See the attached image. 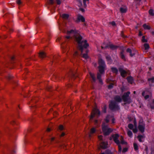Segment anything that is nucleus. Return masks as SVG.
<instances>
[{
    "label": "nucleus",
    "mask_w": 154,
    "mask_h": 154,
    "mask_svg": "<svg viewBox=\"0 0 154 154\" xmlns=\"http://www.w3.org/2000/svg\"><path fill=\"white\" fill-rule=\"evenodd\" d=\"M67 34L68 35L65 36V38L67 39L72 38H73L75 41L78 44L77 48L79 49L82 50V44H84V47L86 48L89 46L88 43L87 42V41L86 40L82 41V37L80 35L77 31L75 30H71L68 31L67 32Z\"/></svg>",
    "instance_id": "obj_1"
},
{
    "label": "nucleus",
    "mask_w": 154,
    "mask_h": 154,
    "mask_svg": "<svg viewBox=\"0 0 154 154\" xmlns=\"http://www.w3.org/2000/svg\"><path fill=\"white\" fill-rule=\"evenodd\" d=\"M100 111L97 108H94L91 112V115L90 117L89 122H92L94 121V124H99L98 121L95 120L94 118H97L100 115Z\"/></svg>",
    "instance_id": "obj_2"
},
{
    "label": "nucleus",
    "mask_w": 154,
    "mask_h": 154,
    "mask_svg": "<svg viewBox=\"0 0 154 154\" xmlns=\"http://www.w3.org/2000/svg\"><path fill=\"white\" fill-rule=\"evenodd\" d=\"M130 92L128 91L125 93L122 96V99L123 101L125 102V103L129 104L132 102L131 97L129 96Z\"/></svg>",
    "instance_id": "obj_3"
},
{
    "label": "nucleus",
    "mask_w": 154,
    "mask_h": 154,
    "mask_svg": "<svg viewBox=\"0 0 154 154\" xmlns=\"http://www.w3.org/2000/svg\"><path fill=\"white\" fill-rule=\"evenodd\" d=\"M98 63L99 72L101 73H104V70L106 66L104 61L102 59L99 58L98 60Z\"/></svg>",
    "instance_id": "obj_4"
},
{
    "label": "nucleus",
    "mask_w": 154,
    "mask_h": 154,
    "mask_svg": "<svg viewBox=\"0 0 154 154\" xmlns=\"http://www.w3.org/2000/svg\"><path fill=\"white\" fill-rule=\"evenodd\" d=\"M82 50L78 49L81 51V53L80 54V56L84 58L86 60L87 59L89 58V57L88 55V51L86 49V48L89 46H88L86 48H85L84 47V44H82Z\"/></svg>",
    "instance_id": "obj_5"
},
{
    "label": "nucleus",
    "mask_w": 154,
    "mask_h": 154,
    "mask_svg": "<svg viewBox=\"0 0 154 154\" xmlns=\"http://www.w3.org/2000/svg\"><path fill=\"white\" fill-rule=\"evenodd\" d=\"M102 129L103 132L105 136H107L113 131V130L108 128V126H102Z\"/></svg>",
    "instance_id": "obj_6"
},
{
    "label": "nucleus",
    "mask_w": 154,
    "mask_h": 154,
    "mask_svg": "<svg viewBox=\"0 0 154 154\" xmlns=\"http://www.w3.org/2000/svg\"><path fill=\"white\" fill-rule=\"evenodd\" d=\"M109 108L112 110H118L119 109V108L117 103L114 101H111L109 104Z\"/></svg>",
    "instance_id": "obj_7"
},
{
    "label": "nucleus",
    "mask_w": 154,
    "mask_h": 154,
    "mask_svg": "<svg viewBox=\"0 0 154 154\" xmlns=\"http://www.w3.org/2000/svg\"><path fill=\"white\" fill-rule=\"evenodd\" d=\"M128 119L130 122L128 125H136V121L135 118L129 116L128 117Z\"/></svg>",
    "instance_id": "obj_8"
},
{
    "label": "nucleus",
    "mask_w": 154,
    "mask_h": 154,
    "mask_svg": "<svg viewBox=\"0 0 154 154\" xmlns=\"http://www.w3.org/2000/svg\"><path fill=\"white\" fill-rule=\"evenodd\" d=\"M119 70L121 76L123 78H125L126 76L127 72L122 67H119Z\"/></svg>",
    "instance_id": "obj_9"
},
{
    "label": "nucleus",
    "mask_w": 154,
    "mask_h": 154,
    "mask_svg": "<svg viewBox=\"0 0 154 154\" xmlns=\"http://www.w3.org/2000/svg\"><path fill=\"white\" fill-rule=\"evenodd\" d=\"M80 21L82 22H84L85 21V19L82 15H79L77 16V19L76 22L77 23H78Z\"/></svg>",
    "instance_id": "obj_10"
},
{
    "label": "nucleus",
    "mask_w": 154,
    "mask_h": 154,
    "mask_svg": "<svg viewBox=\"0 0 154 154\" xmlns=\"http://www.w3.org/2000/svg\"><path fill=\"white\" fill-rule=\"evenodd\" d=\"M118 47L117 46L114 45L113 44H110L108 46H105V48H110L112 50H114L117 49Z\"/></svg>",
    "instance_id": "obj_11"
},
{
    "label": "nucleus",
    "mask_w": 154,
    "mask_h": 154,
    "mask_svg": "<svg viewBox=\"0 0 154 154\" xmlns=\"http://www.w3.org/2000/svg\"><path fill=\"white\" fill-rule=\"evenodd\" d=\"M108 143L107 142H103L100 144L101 147L103 149H105L107 148Z\"/></svg>",
    "instance_id": "obj_12"
},
{
    "label": "nucleus",
    "mask_w": 154,
    "mask_h": 154,
    "mask_svg": "<svg viewBox=\"0 0 154 154\" xmlns=\"http://www.w3.org/2000/svg\"><path fill=\"white\" fill-rule=\"evenodd\" d=\"M122 99L121 97L118 95L114 97V100L115 101L118 103L121 102Z\"/></svg>",
    "instance_id": "obj_13"
},
{
    "label": "nucleus",
    "mask_w": 154,
    "mask_h": 154,
    "mask_svg": "<svg viewBox=\"0 0 154 154\" xmlns=\"http://www.w3.org/2000/svg\"><path fill=\"white\" fill-rule=\"evenodd\" d=\"M145 136L144 134L142 135H138L137 137V138L138 139L139 141L140 142H143V141L142 140V139L143 138H145Z\"/></svg>",
    "instance_id": "obj_14"
},
{
    "label": "nucleus",
    "mask_w": 154,
    "mask_h": 154,
    "mask_svg": "<svg viewBox=\"0 0 154 154\" xmlns=\"http://www.w3.org/2000/svg\"><path fill=\"white\" fill-rule=\"evenodd\" d=\"M102 73H101L100 72L97 73V77L98 79L99 80V82L101 84H102V80L101 79V74Z\"/></svg>",
    "instance_id": "obj_15"
},
{
    "label": "nucleus",
    "mask_w": 154,
    "mask_h": 154,
    "mask_svg": "<svg viewBox=\"0 0 154 154\" xmlns=\"http://www.w3.org/2000/svg\"><path fill=\"white\" fill-rule=\"evenodd\" d=\"M9 153L8 154H14L16 152L14 147L9 148Z\"/></svg>",
    "instance_id": "obj_16"
},
{
    "label": "nucleus",
    "mask_w": 154,
    "mask_h": 154,
    "mask_svg": "<svg viewBox=\"0 0 154 154\" xmlns=\"http://www.w3.org/2000/svg\"><path fill=\"white\" fill-rule=\"evenodd\" d=\"M148 81L150 86H152L151 84L154 83V77H152L151 78L148 79Z\"/></svg>",
    "instance_id": "obj_17"
},
{
    "label": "nucleus",
    "mask_w": 154,
    "mask_h": 154,
    "mask_svg": "<svg viewBox=\"0 0 154 154\" xmlns=\"http://www.w3.org/2000/svg\"><path fill=\"white\" fill-rule=\"evenodd\" d=\"M138 128L139 131L142 133H143L145 131V126H138Z\"/></svg>",
    "instance_id": "obj_18"
},
{
    "label": "nucleus",
    "mask_w": 154,
    "mask_h": 154,
    "mask_svg": "<svg viewBox=\"0 0 154 154\" xmlns=\"http://www.w3.org/2000/svg\"><path fill=\"white\" fill-rule=\"evenodd\" d=\"M127 10V9L126 7H121L120 9V11L122 13H125L126 12Z\"/></svg>",
    "instance_id": "obj_19"
},
{
    "label": "nucleus",
    "mask_w": 154,
    "mask_h": 154,
    "mask_svg": "<svg viewBox=\"0 0 154 154\" xmlns=\"http://www.w3.org/2000/svg\"><path fill=\"white\" fill-rule=\"evenodd\" d=\"M89 74L91 78H92V82H95L96 80V79L95 78L94 74L91 72H90Z\"/></svg>",
    "instance_id": "obj_20"
},
{
    "label": "nucleus",
    "mask_w": 154,
    "mask_h": 154,
    "mask_svg": "<svg viewBox=\"0 0 154 154\" xmlns=\"http://www.w3.org/2000/svg\"><path fill=\"white\" fill-rule=\"evenodd\" d=\"M111 70L112 72L117 74L118 73V70L116 68L114 67H112L111 68Z\"/></svg>",
    "instance_id": "obj_21"
},
{
    "label": "nucleus",
    "mask_w": 154,
    "mask_h": 154,
    "mask_svg": "<svg viewBox=\"0 0 154 154\" xmlns=\"http://www.w3.org/2000/svg\"><path fill=\"white\" fill-rule=\"evenodd\" d=\"M127 79L129 83L131 84H132L133 82V77L131 76H129L127 78Z\"/></svg>",
    "instance_id": "obj_22"
},
{
    "label": "nucleus",
    "mask_w": 154,
    "mask_h": 154,
    "mask_svg": "<svg viewBox=\"0 0 154 154\" xmlns=\"http://www.w3.org/2000/svg\"><path fill=\"white\" fill-rule=\"evenodd\" d=\"M46 57V54L45 52H42L40 53L39 57L41 58H43Z\"/></svg>",
    "instance_id": "obj_23"
},
{
    "label": "nucleus",
    "mask_w": 154,
    "mask_h": 154,
    "mask_svg": "<svg viewBox=\"0 0 154 154\" xmlns=\"http://www.w3.org/2000/svg\"><path fill=\"white\" fill-rule=\"evenodd\" d=\"M61 17L63 19L65 20H67L69 17V15L67 14H63L61 15Z\"/></svg>",
    "instance_id": "obj_24"
},
{
    "label": "nucleus",
    "mask_w": 154,
    "mask_h": 154,
    "mask_svg": "<svg viewBox=\"0 0 154 154\" xmlns=\"http://www.w3.org/2000/svg\"><path fill=\"white\" fill-rule=\"evenodd\" d=\"M126 51L127 52H129L130 53V56L131 57H133L134 55V54H132L131 53L132 51L131 49L129 48H128L127 49Z\"/></svg>",
    "instance_id": "obj_25"
},
{
    "label": "nucleus",
    "mask_w": 154,
    "mask_h": 154,
    "mask_svg": "<svg viewBox=\"0 0 154 154\" xmlns=\"http://www.w3.org/2000/svg\"><path fill=\"white\" fill-rule=\"evenodd\" d=\"M100 154H112L111 152L109 150L106 149L104 152H102Z\"/></svg>",
    "instance_id": "obj_26"
},
{
    "label": "nucleus",
    "mask_w": 154,
    "mask_h": 154,
    "mask_svg": "<svg viewBox=\"0 0 154 154\" xmlns=\"http://www.w3.org/2000/svg\"><path fill=\"white\" fill-rule=\"evenodd\" d=\"M133 145L135 151H136V152H137V151H138V146L137 144L136 143H134L133 144Z\"/></svg>",
    "instance_id": "obj_27"
},
{
    "label": "nucleus",
    "mask_w": 154,
    "mask_h": 154,
    "mask_svg": "<svg viewBox=\"0 0 154 154\" xmlns=\"http://www.w3.org/2000/svg\"><path fill=\"white\" fill-rule=\"evenodd\" d=\"M144 47L145 48V50H148L149 48V45L147 43H145L143 45Z\"/></svg>",
    "instance_id": "obj_28"
},
{
    "label": "nucleus",
    "mask_w": 154,
    "mask_h": 154,
    "mask_svg": "<svg viewBox=\"0 0 154 154\" xmlns=\"http://www.w3.org/2000/svg\"><path fill=\"white\" fill-rule=\"evenodd\" d=\"M143 26L145 29L149 30L150 29V26L148 25H146V24H143Z\"/></svg>",
    "instance_id": "obj_29"
},
{
    "label": "nucleus",
    "mask_w": 154,
    "mask_h": 154,
    "mask_svg": "<svg viewBox=\"0 0 154 154\" xmlns=\"http://www.w3.org/2000/svg\"><path fill=\"white\" fill-rule=\"evenodd\" d=\"M120 56L121 58L124 61L125 60V58L124 54L123 51L121 52L120 53Z\"/></svg>",
    "instance_id": "obj_30"
},
{
    "label": "nucleus",
    "mask_w": 154,
    "mask_h": 154,
    "mask_svg": "<svg viewBox=\"0 0 154 154\" xmlns=\"http://www.w3.org/2000/svg\"><path fill=\"white\" fill-rule=\"evenodd\" d=\"M119 137V135L118 134H116L115 135H113L112 137L113 139V140H116L118 139V138Z\"/></svg>",
    "instance_id": "obj_31"
},
{
    "label": "nucleus",
    "mask_w": 154,
    "mask_h": 154,
    "mask_svg": "<svg viewBox=\"0 0 154 154\" xmlns=\"http://www.w3.org/2000/svg\"><path fill=\"white\" fill-rule=\"evenodd\" d=\"M149 14L152 16H154V11L152 9H150L149 11Z\"/></svg>",
    "instance_id": "obj_32"
},
{
    "label": "nucleus",
    "mask_w": 154,
    "mask_h": 154,
    "mask_svg": "<svg viewBox=\"0 0 154 154\" xmlns=\"http://www.w3.org/2000/svg\"><path fill=\"white\" fill-rule=\"evenodd\" d=\"M128 136L130 137H131L132 136V131L130 130H128L127 132Z\"/></svg>",
    "instance_id": "obj_33"
},
{
    "label": "nucleus",
    "mask_w": 154,
    "mask_h": 154,
    "mask_svg": "<svg viewBox=\"0 0 154 154\" xmlns=\"http://www.w3.org/2000/svg\"><path fill=\"white\" fill-rule=\"evenodd\" d=\"M133 132L134 133H137L138 131V129L137 128V126H134V129L132 130Z\"/></svg>",
    "instance_id": "obj_34"
},
{
    "label": "nucleus",
    "mask_w": 154,
    "mask_h": 154,
    "mask_svg": "<svg viewBox=\"0 0 154 154\" xmlns=\"http://www.w3.org/2000/svg\"><path fill=\"white\" fill-rule=\"evenodd\" d=\"M147 41V40L145 38V36H143L142 37V42H146Z\"/></svg>",
    "instance_id": "obj_35"
},
{
    "label": "nucleus",
    "mask_w": 154,
    "mask_h": 154,
    "mask_svg": "<svg viewBox=\"0 0 154 154\" xmlns=\"http://www.w3.org/2000/svg\"><path fill=\"white\" fill-rule=\"evenodd\" d=\"M89 0H83V3L85 7H86L87 6L86 2L88 3Z\"/></svg>",
    "instance_id": "obj_36"
},
{
    "label": "nucleus",
    "mask_w": 154,
    "mask_h": 154,
    "mask_svg": "<svg viewBox=\"0 0 154 154\" xmlns=\"http://www.w3.org/2000/svg\"><path fill=\"white\" fill-rule=\"evenodd\" d=\"M10 124L12 125L18 124L17 122L14 120H12L10 122Z\"/></svg>",
    "instance_id": "obj_37"
},
{
    "label": "nucleus",
    "mask_w": 154,
    "mask_h": 154,
    "mask_svg": "<svg viewBox=\"0 0 154 154\" xmlns=\"http://www.w3.org/2000/svg\"><path fill=\"white\" fill-rule=\"evenodd\" d=\"M58 129L60 131H62L64 129L63 126H58Z\"/></svg>",
    "instance_id": "obj_38"
},
{
    "label": "nucleus",
    "mask_w": 154,
    "mask_h": 154,
    "mask_svg": "<svg viewBox=\"0 0 154 154\" xmlns=\"http://www.w3.org/2000/svg\"><path fill=\"white\" fill-rule=\"evenodd\" d=\"M17 4L19 5H22V2L20 0H17L16 1Z\"/></svg>",
    "instance_id": "obj_39"
},
{
    "label": "nucleus",
    "mask_w": 154,
    "mask_h": 154,
    "mask_svg": "<svg viewBox=\"0 0 154 154\" xmlns=\"http://www.w3.org/2000/svg\"><path fill=\"white\" fill-rule=\"evenodd\" d=\"M96 131V129L94 128H93L92 129H91V134H93Z\"/></svg>",
    "instance_id": "obj_40"
},
{
    "label": "nucleus",
    "mask_w": 154,
    "mask_h": 154,
    "mask_svg": "<svg viewBox=\"0 0 154 154\" xmlns=\"http://www.w3.org/2000/svg\"><path fill=\"white\" fill-rule=\"evenodd\" d=\"M114 141L117 145H120V141L118 139L115 140H114Z\"/></svg>",
    "instance_id": "obj_41"
},
{
    "label": "nucleus",
    "mask_w": 154,
    "mask_h": 154,
    "mask_svg": "<svg viewBox=\"0 0 154 154\" xmlns=\"http://www.w3.org/2000/svg\"><path fill=\"white\" fill-rule=\"evenodd\" d=\"M109 116H107L105 119V121L106 123H108L109 122Z\"/></svg>",
    "instance_id": "obj_42"
},
{
    "label": "nucleus",
    "mask_w": 154,
    "mask_h": 154,
    "mask_svg": "<svg viewBox=\"0 0 154 154\" xmlns=\"http://www.w3.org/2000/svg\"><path fill=\"white\" fill-rule=\"evenodd\" d=\"M48 4L50 5H53L54 3V0H49Z\"/></svg>",
    "instance_id": "obj_43"
},
{
    "label": "nucleus",
    "mask_w": 154,
    "mask_h": 154,
    "mask_svg": "<svg viewBox=\"0 0 154 154\" xmlns=\"http://www.w3.org/2000/svg\"><path fill=\"white\" fill-rule=\"evenodd\" d=\"M128 128L131 130H133L134 126H128Z\"/></svg>",
    "instance_id": "obj_44"
},
{
    "label": "nucleus",
    "mask_w": 154,
    "mask_h": 154,
    "mask_svg": "<svg viewBox=\"0 0 154 154\" xmlns=\"http://www.w3.org/2000/svg\"><path fill=\"white\" fill-rule=\"evenodd\" d=\"M113 86V85L112 84H110L108 86V88L109 89H110L112 88Z\"/></svg>",
    "instance_id": "obj_45"
},
{
    "label": "nucleus",
    "mask_w": 154,
    "mask_h": 154,
    "mask_svg": "<svg viewBox=\"0 0 154 154\" xmlns=\"http://www.w3.org/2000/svg\"><path fill=\"white\" fill-rule=\"evenodd\" d=\"M118 146V149H119V152H120L122 150V148L121 146L120 145H119Z\"/></svg>",
    "instance_id": "obj_46"
},
{
    "label": "nucleus",
    "mask_w": 154,
    "mask_h": 154,
    "mask_svg": "<svg viewBox=\"0 0 154 154\" xmlns=\"http://www.w3.org/2000/svg\"><path fill=\"white\" fill-rule=\"evenodd\" d=\"M127 151H128V148L125 147V148H124L123 149L122 152H126Z\"/></svg>",
    "instance_id": "obj_47"
},
{
    "label": "nucleus",
    "mask_w": 154,
    "mask_h": 154,
    "mask_svg": "<svg viewBox=\"0 0 154 154\" xmlns=\"http://www.w3.org/2000/svg\"><path fill=\"white\" fill-rule=\"evenodd\" d=\"M52 130V129L51 128H48L46 129V131L47 132H49L51 131Z\"/></svg>",
    "instance_id": "obj_48"
},
{
    "label": "nucleus",
    "mask_w": 154,
    "mask_h": 154,
    "mask_svg": "<svg viewBox=\"0 0 154 154\" xmlns=\"http://www.w3.org/2000/svg\"><path fill=\"white\" fill-rule=\"evenodd\" d=\"M78 55V51H76L74 54L73 55V56L74 57H75L77 56Z\"/></svg>",
    "instance_id": "obj_49"
},
{
    "label": "nucleus",
    "mask_w": 154,
    "mask_h": 154,
    "mask_svg": "<svg viewBox=\"0 0 154 154\" xmlns=\"http://www.w3.org/2000/svg\"><path fill=\"white\" fill-rule=\"evenodd\" d=\"M106 58L108 61H110L111 60V58L109 56H106Z\"/></svg>",
    "instance_id": "obj_50"
},
{
    "label": "nucleus",
    "mask_w": 154,
    "mask_h": 154,
    "mask_svg": "<svg viewBox=\"0 0 154 154\" xmlns=\"http://www.w3.org/2000/svg\"><path fill=\"white\" fill-rule=\"evenodd\" d=\"M56 2L58 5H60L61 3V0H56Z\"/></svg>",
    "instance_id": "obj_51"
},
{
    "label": "nucleus",
    "mask_w": 154,
    "mask_h": 154,
    "mask_svg": "<svg viewBox=\"0 0 154 154\" xmlns=\"http://www.w3.org/2000/svg\"><path fill=\"white\" fill-rule=\"evenodd\" d=\"M121 35L122 36L123 38L127 37L126 36H125L124 35L123 32L122 31L121 32Z\"/></svg>",
    "instance_id": "obj_52"
},
{
    "label": "nucleus",
    "mask_w": 154,
    "mask_h": 154,
    "mask_svg": "<svg viewBox=\"0 0 154 154\" xmlns=\"http://www.w3.org/2000/svg\"><path fill=\"white\" fill-rule=\"evenodd\" d=\"M106 106H104V109H103V112L104 113H106Z\"/></svg>",
    "instance_id": "obj_53"
},
{
    "label": "nucleus",
    "mask_w": 154,
    "mask_h": 154,
    "mask_svg": "<svg viewBox=\"0 0 154 154\" xmlns=\"http://www.w3.org/2000/svg\"><path fill=\"white\" fill-rule=\"evenodd\" d=\"M150 108L152 109H154V105L152 104L150 105Z\"/></svg>",
    "instance_id": "obj_54"
},
{
    "label": "nucleus",
    "mask_w": 154,
    "mask_h": 154,
    "mask_svg": "<svg viewBox=\"0 0 154 154\" xmlns=\"http://www.w3.org/2000/svg\"><path fill=\"white\" fill-rule=\"evenodd\" d=\"M110 23L113 26H115L116 25V24L114 21H112Z\"/></svg>",
    "instance_id": "obj_55"
},
{
    "label": "nucleus",
    "mask_w": 154,
    "mask_h": 154,
    "mask_svg": "<svg viewBox=\"0 0 154 154\" xmlns=\"http://www.w3.org/2000/svg\"><path fill=\"white\" fill-rule=\"evenodd\" d=\"M121 143L122 144H126L127 143L124 140H123L121 141Z\"/></svg>",
    "instance_id": "obj_56"
},
{
    "label": "nucleus",
    "mask_w": 154,
    "mask_h": 154,
    "mask_svg": "<svg viewBox=\"0 0 154 154\" xmlns=\"http://www.w3.org/2000/svg\"><path fill=\"white\" fill-rule=\"evenodd\" d=\"M12 78V76L10 75H9L7 77L8 79H11Z\"/></svg>",
    "instance_id": "obj_57"
},
{
    "label": "nucleus",
    "mask_w": 154,
    "mask_h": 154,
    "mask_svg": "<svg viewBox=\"0 0 154 154\" xmlns=\"http://www.w3.org/2000/svg\"><path fill=\"white\" fill-rule=\"evenodd\" d=\"M58 114V113L57 112H55L54 114H53V115H54V116L55 117H56V115H57Z\"/></svg>",
    "instance_id": "obj_58"
},
{
    "label": "nucleus",
    "mask_w": 154,
    "mask_h": 154,
    "mask_svg": "<svg viewBox=\"0 0 154 154\" xmlns=\"http://www.w3.org/2000/svg\"><path fill=\"white\" fill-rule=\"evenodd\" d=\"M143 122V120H140V121L139 124V125H142L143 124L142 122Z\"/></svg>",
    "instance_id": "obj_59"
},
{
    "label": "nucleus",
    "mask_w": 154,
    "mask_h": 154,
    "mask_svg": "<svg viewBox=\"0 0 154 154\" xmlns=\"http://www.w3.org/2000/svg\"><path fill=\"white\" fill-rule=\"evenodd\" d=\"M149 97V95H147L145 96L144 98L145 99H148Z\"/></svg>",
    "instance_id": "obj_60"
},
{
    "label": "nucleus",
    "mask_w": 154,
    "mask_h": 154,
    "mask_svg": "<svg viewBox=\"0 0 154 154\" xmlns=\"http://www.w3.org/2000/svg\"><path fill=\"white\" fill-rule=\"evenodd\" d=\"M65 135V133L64 132H62L61 134V137L64 136Z\"/></svg>",
    "instance_id": "obj_61"
},
{
    "label": "nucleus",
    "mask_w": 154,
    "mask_h": 154,
    "mask_svg": "<svg viewBox=\"0 0 154 154\" xmlns=\"http://www.w3.org/2000/svg\"><path fill=\"white\" fill-rule=\"evenodd\" d=\"M39 20V19L38 17L36 19V22L38 23Z\"/></svg>",
    "instance_id": "obj_62"
},
{
    "label": "nucleus",
    "mask_w": 154,
    "mask_h": 154,
    "mask_svg": "<svg viewBox=\"0 0 154 154\" xmlns=\"http://www.w3.org/2000/svg\"><path fill=\"white\" fill-rule=\"evenodd\" d=\"M112 124H114L115 123V119L114 118H113L112 119Z\"/></svg>",
    "instance_id": "obj_63"
},
{
    "label": "nucleus",
    "mask_w": 154,
    "mask_h": 154,
    "mask_svg": "<svg viewBox=\"0 0 154 154\" xmlns=\"http://www.w3.org/2000/svg\"><path fill=\"white\" fill-rule=\"evenodd\" d=\"M145 94V91H143L142 92V95L143 96H144Z\"/></svg>",
    "instance_id": "obj_64"
}]
</instances>
